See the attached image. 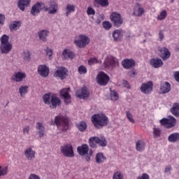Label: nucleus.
Here are the masks:
<instances>
[{
  "instance_id": "nucleus-58",
  "label": "nucleus",
  "mask_w": 179,
  "mask_h": 179,
  "mask_svg": "<svg viewBox=\"0 0 179 179\" xmlns=\"http://www.w3.org/2000/svg\"><path fill=\"white\" fill-rule=\"evenodd\" d=\"M171 170H173V168L170 165H168L164 169V173H170Z\"/></svg>"
},
{
  "instance_id": "nucleus-38",
  "label": "nucleus",
  "mask_w": 179,
  "mask_h": 179,
  "mask_svg": "<svg viewBox=\"0 0 179 179\" xmlns=\"http://www.w3.org/2000/svg\"><path fill=\"white\" fill-rule=\"evenodd\" d=\"M19 92L21 97H23L24 94H27V93H29V86H21L19 88Z\"/></svg>"
},
{
  "instance_id": "nucleus-10",
  "label": "nucleus",
  "mask_w": 179,
  "mask_h": 179,
  "mask_svg": "<svg viewBox=\"0 0 179 179\" xmlns=\"http://www.w3.org/2000/svg\"><path fill=\"white\" fill-rule=\"evenodd\" d=\"M96 82L100 86H107L108 82H110V77L101 71L96 76Z\"/></svg>"
},
{
  "instance_id": "nucleus-42",
  "label": "nucleus",
  "mask_w": 179,
  "mask_h": 179,
  "mask_svg": "<svg viewBox=\"0 0 179 179\" xmlns=\"http://www.w3.org/2000/svg\"><path fill=\"white\" fill-rule=\"evenodd\" d=\"M152 134H153L154 138H160V135H162V129L157 127H154Z\"/></svg>"
},
{
  "instance_id": "nucleus-11",
  "label": "nucleus",
  "mask_w": 179,
  "mask_h": 179,
  "mask_svg": "<svg viewBox=\"0 0 179 179\" xmlns=\"http://www.w3.org/2000/svg\"><path fill=\"white\" fill-rule=\"evenodd\" d=\"M140 90L144 94H150L153 91V82L148 81L141 85Z\"/></svg>"
},
{
  "instance_id": "nucleus-61",
  "label": "nucleus",
  "mask_w": 179,
  "mask_h": 179,
  "mask_svg": "<svg viewBox=\"0 0 179 179\" xmlns=\"http://www.w3.org/2000/svg\"><path fill=\"white\" fill-rule=\"evenodd\" d=\"M173 2H174V0H171V3H173Z\"/></svg>"
},
{
  "instance_id": "nucleus-4",
  "label": "nucleus",
  "mask_w": 179,
  "mask_h": 179,
  "mask_svg": "<svg viewBox=\"0 0 179 179\" xmlns=\"http://www.w3.org/2000/svg\"><path fill=\"white\" fill-rule=\"evenodd\" d=\"M77 152L80 156H85V162H90L92 156H93V150H89L87 144H83L77 148Z\"/></svg>"
},
{
  "instance_id": "nucleus-35",
  "label": "nucleus",
  "mask_w": 179,
  "mask_h": 179,
  "mask_svg": "<svg viewBox=\"0 0 179 179\" xmlns=\"http://www.w3.org/2000/svg\"><path fill=\"white\" fill-rule=\"evenodd\" d=\"M168 141L169 142H172L173 143L176 142H178L179 141V134L178 133H173L169 135L168 137Z\"/></svg>"
},
{
  "instance_id": "nucleus-2",
  "label": "nucleus",
  "mask_w": 179,
  "mask_h": 179,
  "mask_svg": "<svg viewBox=\"0 0 179 179\" xmlns=\"http://www.w3.org/2000/svg\"><path fill=\"white\" fill-rule=\"evenodd\" d=\"M91 121L96 129H103L110 122L108 117L103 113L93 115L91 117Z\"/></svg>"
},
{
  "instance_id": "nucleus-52",
  "label": "nucleus",
  "mask_w": 179,
  "mask_h": 179,
  "mask_svg": "<svg viewBox=\"0 0 179 179\" xmlns=\"http://www.w3.org/2000/svg\"><path fill=\"white\" fill-rule=\"evenodd\" d=\"M8 166H5L2 169H0V177H2V176H6V174H8Z\"/></svg>"
},
{
  "instance_id": "nucleus-56",
  "label": "nucleus",
  "mask_w": 179,
  "mask_h": 179,
  "mask_svg": "<svg viewBox=\"0 0 179 179\" xmlns=\"http://www.w3.org/2000/svg\"><path fill=\"white\" fill-rule=\"evenodd\" d=\"M173 78L178 83H179V71H175L173 73Z\"/></svg>"
},
{
  "instance_id": "nucleus-17",
  "label": "nucleus",
  "mask_w": 179,
  "mask_h": 179,
  "mask_svg": "<svg viewBox=\"0 0 179 179\" xmlns=\"http://www.w3.org/2000/svg\"><path fill=\"white\" fill-rule=\"evenodd\" d=\"M38 73L42 76V78H47L50 75V69L45 64L39 65L38 67Z\"/></svg>"
},
{
  "instance_id": "nucleus-18",
  "label": "nucleus",
  "mask_w": 179,
  "mask_h": 179,
  "mask_svg": "<svg viewBox=\"0 0 179 179\" xmlns=\"http://www.w3.org/2000/svg\"><path fill=\"white\" fill-rule=\"evenodd\" d=\"M159 57L163 59V61H167L169 58L171 56V53L170 52V50L167 49V48H162L159 50Z\"/></svg>"
},
{
  "instance_id": "nucleus-13",
  "label": "nucleus",
  "mask_w": 179,
  "mask_h": 179,
  "mask_svg": "<svg viewBox=\"0 0 179 179\" xmlns=\"http://www.w3.org/2000/svg\"><path fill=\"white\" fill-rule=\"evenodd\" d=\"M145 13V8L142 7V5L139 3H136L134 8L132 15L136 16L137 17H142Z\"/></svg>"
},
{
  "instance_id": "nucleus-44",
  "label": "nucleus",
  "mask_w": 179,
  "mask_h": 179,
  "mask_svg": "<svg viewBox=\"0 0 179 179\" xmlns=\"http://www.w3.org/2000/svg\"><path fill=\"white\" fill-rule=\"evenodd\" d=\"M102 26L105 30H110L113 27V24L110 21H103L102 22Z\"/></svg>"
},
{
  "instance_id": "nucleus-41",
  "label": "nucleus",
  "mask_w": 179,
  "mask_h": 179,
  "mask_svg": "<svg viewBox=\"0 0 179 179\" xmlns=\"http://www.w3.org/2000/svg\"><path fill=\"white\" fill-rule=\"evenodd\" d=\"M20 27V22L19 21H15L13 23H12L10 25V30L13 31V30H17Z\"/></svg>"
},
{
  "instance_id": "nucleus-64",
  "label": "nucleus",
  "mask_w": 179,
  "mask_h": 179,
  "mask_svg": "<svg viewBox=\"0 0 179 179\" xmlns=\"http://www.w3.org/2000/svg\"><path fill=\"white\" fill-rule=\"evenodd\" d=\"M137 1H141V0H137Z\"/></svg>"
},
{
  "instance_id": "nucleus-26",
  "label": "nucleus",
  "mask_w": 179,
  "mask_h": 179,
  "mask_svg": "<svg viewBox=\"0 0 179 179\" xmlns=\"http://www.w3.org/2000/svg\"><path fill=\"white\" fill-rule=\"evenodd\" d=\"M24 156L28 160H33L36 157V152L31 148H27L24 151Z\"/></svg>"
},
{
  "instance_id": "nucleus-19",
  "label": "nucleus",
  "mask_w": 179,
  "mask_h": 179,
  "mask_svg": "<svg viewBox=\"0 0 179 179\" xmlns=\"http://www.w3.org/2000/svg\"><path fill=\"white\" fill-rule=\"evenodd\" d=\"M122 65L124 69H131L135 66V60L132 59H124L122 62Z\"/></svg>"
},
{
  "instance_id": "nucleus-3",
  "label": "nucleus",
  "mask_w": 179,
  "mask_h": 179,
  "mask_svg": "<svg viewBox=\"0 0 179 179\" xmlns=\"http://www.w3.org/2000/svg\"><path fill=\"white\" fill-rule=\"evenodd\" d=\"M55 124L59 129L63 132H66L69 129V119L66 116L62 115H57L55 118Z\"/></svg>"
},
{
  "instance_id": "nucleus-33",
  "label": "nucleus",
  "mask_w": 179,
  "mask_h": 179,
  "mask_svg": "<svg viewBox=\"0 0 179 179\" xmlns=\"http://www.w3.org/2000/svg\"><path fill=\"white\" fill-rule=\"evenodd\" d=\"M171 113L175 117H179V103H175L173 104V107L171 108Z\"/></svg>"
},
{
  "instance_id": "nucleus-59",
  "label": "nucleus",
  "mask_w": 179,
  "mask_h": 179,
  "mask_svg": "<svg viewBox=\"0 0 179 179\" xmlns=\"http://www.w3.org/2000/svg\"><path fill=\"white\" fill-rule=\"evenodd\" d=\"M5 22V15L0 14V24H3Z\"/></svg>"
},
{
  "instance_id": "nucleus-24",
  "label": "nucleus",
  "mask_w": 179,
  "mask_h": 179,
  "mask_svg": "<svg viewBox=\"0 0 179 179\" xmlns=\"http://www.w3.org/2000/svg\"><path fill=\"white\" fill-rule=\"evenodd\" d=\"M77 96L80 99H87L90 96V93L87 90V88L83 87L80 91L77 92Z\"/></svg>"
},
{
  "instance_id": "nucleus-36",
  "label": "nucleus",
  "mask_w": 179,
  "mask_h": 179,
  "mask_svg": "<svg viewBox=\"0 0 179 179\" xmlns=\"http://www.w3.org/2000/svg\"><path fill=\"white\" fill-rule=\"evenodd\" d=\"M76 7L73 4H68L66 7V16L68 17L71 13H73L76 10Z\"/></svg>"
},
{
  "instance_id": "nucleus-6",
  "label": "nucleus",
  "mask_w": 179,
  "mask_h": 179,
  "mask_svg": "<svg viewBox=\"0 0 179 179\" xmlns=\"http://www.w3.org/2000/svg\"><path fill=\"white\" fill-rule=\"evenodd\" d=\"M89 43H90V38L84 34H80L74 39V44L78 48H85L86 45H88Z\"/></svg>"
},
{
  "instance_id": "nucleus-34",
  "label": "nucleus",
  "mask_w": 179,
  "mask_h": 179,
  "mask_svg": "<svg viewBox=\"0 0 179 179\" xmlns=\"http://www.w3.org/2000/svg\"><path fill=\"white\" fill-rule=\"evenodd\" d=\"M76 127L80 132H85L87 129V124L85 121H81L76 124Z\"/></svg>"
},
{
  "instance_id": "nucleus-9",
  "label": "nucleus",
  "mask_w": 179,
  "mask_h": 179,
  "mask_svg": "<svg viewBox=\"0 0 179 179\" xmlns=\"http://www.w3.org/2000/svg\"><path fill=\"white\" fill-rule=\"evenodd\" d=\"M60 150L65 157H73L75 156L73 147L71 144H64L60 147Z\"/></svg>"
},
{
  "instance_id": "nucleus-25",
  "label": "nucleus",
  "mask_w": 179,
  "mask_h": 179,
  "mask_svg": "<svg viewBox=\"0 0 179 179\" xmlns=\"http://www.w3.org/2000/svg\"><path fill=\"white\" fill-rule=\"evenodd\" d=\"M93 5L95 8H100V6L106 8L110 3H108V0H94Z\"/></svg>"
},
{
  "instance_id": "nucleus-46",
  "label": "nucleus",
  "mask_w": 179,
  "mask_h": 179,
  "mask_svg": "<svg viewBox=\"0 0 179 179\" xmlns=\"http://www.w3.org/2000/svg\"><path fill=\"white\" fill-rule=\"evenodd\" d=\"M22 57L24 61H29V59H30V57H31V55L29 50H25L22 52Z\"/></svg>"
},
{
  "instance_id": "nucleus-51",
  "label": "nucleus",
  "mask_w": 179,
  "mask_h": 179,
  "mask_svg": "<svg viewBox=\"0 0 179 179\" xmlns=\"http://www.w3.org/2000/svg\"><path fill=\"white\" fill-rule=\"evenodd\" d=\"M113 179H124V176L121 174V172L117 171L114 173Z\"/></svg>"
},
{
  "instance_id": "nucleus-53",
  "label": "nucleus",
  "mask_w": 179,
  "mask_h": 179,
  "mask_svg": "<svg viewBox=\"0 0 179 179\" xmlns=\"http://www.w3.org/2000/svg\"><path fill=\"white\" fill-rule=\"evenodd\" d=\"M45 51L46 52V55H48V57H49V59H51V57H52V54H53L52 50L50 48H47L45 50Z\"/></svg>"
},
{
  "instance_id": "nucleus-30",
  "label": "nucleus",
  "mask_w": 179,
  "mask_h": 179,
  "mask_svg": "<svg viewBox=\"0 0 179 179\" xmlns=\"http://www.w3.org/2000/svg\"><path fill=\"white\" fill-rule=\"evenodd\" d=\"M29 5H30L29 0H20L18 2V8L20 10H22V12L26 9V7L29 6Z\"/></svg>"
},
{
  "instance_id": "nucleus-22",
  "label": "nucleus",
  "mask_w": 179,
  "mask_h": 179,
  "mask_svg": "<svg viewBox=\"0 0 179 179\" xmlns=\"http://www.w3.org/2000/svg\"><path fill=\"white\" fill-rule=\"evenodd\" d=\"M13 48V46L12 45V43H6L3 45H0V50L1 54H9V52L12 51Z\"/></svg>"
},
{
  "instance_id": "nucleus-43",
  "label": "nucleus",
  "mask_w": 179,
  "mask_h": 179,
  "mask_svg": "<svg viewBox=\"0 0 179 179\" xmlns=\"http://www.w3.org/2000/svg\"><path fill=\"white\" fill-rule=\"evenodd\" d=\"M167 17V11L166 10H163L160 14L157 16V20H164Z\"/></svg>"
},
{
  "instance_id": "nucleus-31",
  "label": "nucleus",
  "mask_w": 179,
  "mask_h": 179,
  "mask_svg": "<svg viewBox=\"0 0 179 179\" xmlns=\"http://www.w3.org/2000/svg\"><path fill=\"white\" fill-rule=\"evenodd\" d=\"M95 160L98 164H100V163H104V161L107 160V158L104 156V154L99 152L96 155Z\"/></svg>"
},
{
  "instance_id": "nucleus-49",
  "label": "nucleus",
  "mask_w": 179,
  "mask_h": 179,
  "mask_svg": "<svg viewBox=\"0 0 179 179\" xmlns=\"http://www.w3.org/2000/svg\"><path fill=\"white\" fill-rule=\"evenodd\" d=\"M126 115L129 122H131V124H135V120H134V116H132V114L131 113V112L127 111Z\"/></svg>"
},
{
  "instance_id": "nucleus-29",
  "label": "nucleus",
  "mask_w": 179,
  "mask_h": 179,
  "mask_svg": "<svg viewBox=\"0 0 179 179\" xmlns=\"http://www.w3.org/2000/svg\"><path fill=\"white\" fill-rule=\"evenodd\" d=\"M146 143H145V141L142 140H138L136 142V149L137 152H143Z\"/></svg>"
},
{
  "instance_id": "nucleus-48",
  "label": "nucleus",
  "mask_w": 179,
  "mask_h": 179,
  "mask_svg": "<svg viewBox=\"0 0 179 179\" xmlns=\"http://www.w3.org/2000/svg\"><path fill=\"white\" fill-rule=\"evenodd\" d=\"M118 92L116 91H112L110 94V100H113V101H115L118 99Z\"/></svg>"
},
{
  "instance_id": "nucleus-63",
  "label": "nucleus",
  "mask_w": 179,
  "mask_h": 179,
  "mask_svg": "<svg viewBox=\"0 0 179 179\" xmlns=\"http://www.w3.org/2000/svg\"><path fill=\"white\" fill-rule=\"evenodd\" d=\"M133 74L135 75V71L133 72Z\"/></svg>"
},
{
  "instance_id": "nucleus-62",
  "label": "nucleus",
  "mask_w": 179,
  "mask_h": 179,
  "mask_svg": "<svg viewBox=\"0 0 179 179\" xmlns=\"http://www.w3.org/2000/svg\"><path fill=\"white\" fill-rule=\"evenodd\" d=\"M8 104H9V102H8V103L6 104V106H8Z\"/></svg>"
},
{
  "instance_id": "nucleus-28",
  "label": "nucleus",
  "mask_w": 179,
  "mask_h": 179,
  "mask_svg": "<svg viewBox=\"0 0 179 179\" xmlns=\"http://www.w3.org/2000/svg\"><path fill=\"white\" fill-rule=\"evenodd\" d=\"M36 128L38 131L39 138H43V136H44V133L45 132V128L43 125V123L37 122Z\"/></svg>"
},
{
  "instance_id": "nucleus-15",
  "label": "nucleus",
  "mask_w": 179,
  "mask_h": 179,
  "mask_svg": "<svg viewBox=\"0 0 179 179\" xmlns=\"http://www.w3.org/2000/svg\"><path fill=\"white\" fill-rule=\"evenodd\" d=\"M118 65V61L115 57L111 55H108L106 59H105V66L107 68L112 66V68H114Z\"/></svg>"
},
{
  "instance_id": "nucleus-45",
  "label": "nucleus",
  "mask_w": 179,
  "mask_h": 179,
  "mask_svg": "<svg viewBox=\"0 0 179 179\" xmlns=\"http://www.w3.org/2000/svg\"><path fill=\"white\" fill-rule=\"evenodd\" d=\"M78 73L80 75H85V73H87V68L83 65L80 66L78 67Z\"/></svg>"
},
{
  "instance_id": "nucleus-60",
  "label": "nucleus",
  "mask_w": 179,
  "mask_h": 179,
  "mask_svg": "<svg viewBox=\"0 0 179 179\" xmlns=\"http://www.w3.org/2000/svg\"><path fill=\"white\" fill-rule=\"evenodd\" d=\"M123 85L124 87H127V89H129L131 86L129 85V83L127 80H123Z\"/></svg>"
},
{
  "instance_id": "nucleus-1",
  "label": "nucleus",
  "mask_w": 179,
  "mask_h": 179,
  "mask_svg": "<svg viewBox=\"0 0 179 179\" xmlns=\"http://www.w3.org/2000/svg\"><path fill=\"white\" fill-rule=\"evenodd\" d=\"M41 9H45L46 12L49 10V13L50 15H55V13L58 12V3H57L55 1H51L50 3V7L48 8L45 7L44 3L38 2L32 6L31 15H32V16H36L37 14L40 13Z\"/></svg>"
},
{
  "instance_id": "nucleus-54",
  "label": "nucleus",
  "mask_w": 179,
  "mask_h": 179,
  "mask_svg": "<svg viewBox=\"0 0 179 179\" xmlns=\"http://www.w3.org/2000/svg\"><path fill=\"white\" fill-rule=\"evenodd\" d=\"M136 179H150L149 174L144 173L141 176H138Z\"/></svg>"
},
{
  "instance_id": "nucleus-23",
  "label": "nucleus",
  "mask_w": 179,
  "mask_h": 179,
  "mask_svg": "<svg viewBox=\"0 0 179 179\" xmlns=\"http://www.w3.org/2000/svg\"><path fill=\"white\" fill-rule=\"evenodd\" d=\"M112 36L113 37L114 41H121V39L122 38L124 34L122 32V30L115 29V31H113Z\"/></svg>"
},
{
  "instance_id": "nucleus-57",
  "label": "nucleus",
  "mask_w": 179,
  "mask_h": 179,
  "mask_svg": "<svg viewBox=\"0 0 179 179\" xmlns=\"http://www.w3.org/2000/svg\"><path fill=\"white\" fill-rule=\"evenodd\" d=\"M159 38L161 41H163L164 39V34L163 33V31L160 30L159 32Z\"/></svg>"
},
{
  "instance_id": "nucleus-32",
  "label": "nucleus",
  "mask_w": 179,
  "mask_h": 179,
  "mask_svg": "<svg viewBox=\"0 0 179 179\" xmlns=\"http://www.w3.org/2000/svg\"><path fill=\"white\" fill-rule=\"evenodd\" d=\"M48 34H50V31L47 30H42L38 32V36L40 40L42 41H47V37H48Z\"/></svg>"
},
{
  "instance_id": "nucleus-16",
  "label": "nucleus",
  "mask_w": 179,
  "mask_h": 179,
  "mask_svg": "<svg viewBox=\"0 0 179 179\" xmlns=\"http://www.w3.org/2000/svg\"><path fill=\"white\" fill-rule=\"evenodd\" d=\"M60 96L63 97L65 104H69L71 101V96L69 94V88H64L60 91Z\"/></svg>"
},
{
  "instance_id": "nucleus-39",
  "label": "nucleus",
  "mask_w": 179,
  "mask_h": 179,
  "mask_svg": "<svg viewBox=\"0 0 179 179\" xmlns=\"http://www.w3.org/2000/svg\"><path fill=\"white\" fill-rule=\"evenodd\" d=\"M0 41L1 45L10 43V42H9V36L6 34H3V36H1V37L0 38Z\"/></svg>"
},
{
  "instance_id": "nucleus-8",
  "label": "nucleus",
  "mask_w": 179,
  "mask_h": 179,
  "mask_svg": "<svg viewBox=\"0 0 179 179\" xmlns=\"http://www.w3.org/2000/svg\"><path fill=\"white\" fill-rule=\"evenodd\" d=\"M160 124L167 128V129H170V128H173V127H176V123L177 120L176 117L171 116L169 118L164 117L159 121Z\"/></svg>"
},
{
  "instance_id": "nucleus-20",
  "label": "nucleus",
  "mask_w": 179,
  "mask_h": 179,
  "mask_svg": "<svg viewBox=\"0 0 179 179\" xmlns=\"http://www.w3.org/2000/svg\"><path fill=\"white\" fill-rule=\"evenodd\" d=\"M160 90L162 94L169 93V92L171 90V85L169 82H162L160 83Z\"/></svg>"
},
{
  "instance_id": "nucleus-27",
  "label": "nucleus",
  "mask_w": 179,
  "mask_h": 179,
  "mask_svg": "<svg viewBox=\"0 0 179 179\" xmlns=\"http://www.w3.org/2000/svg\"><path fill=\"white\" fill-rule=\"evenodd\" d=\"M163 64L162 59L154 58L150 60V65L152 66L153 68H162Z\"/></svg>"
},
{
  "instance_id": "nucleus-37",
  "label": "nucleus",
  "mask_w": 179,
  "mask_h": 179,
  "mask_svg": "<svg viewBox=\"0 0 179 179\" xmlns=\"http://www.w3.org/2000/svg\"><path fill=\"white\" fill-rule=\"evenodd\" d=\"M62 55L64 57V58H70L71 59H73L75 57V54L73 53V52H69L66 49L63 51Z\"/></svg>"
},
{
  "instance_id": "nucleus-47",
  "label": "nucleus",
  "mask_w": 179,
  "mask_h": 179,
  "mask_svg": "<svg viewBox=\"0 0 179 179\" xmlns=\"http://www.w3.org/2000/svg\"><path fill=\"white\" fill-rule=\"evenodd\" d=\"M94 64H99V59L97 57H92L88 59V65L92 66Z\"/></svg>"
},
{
  "instance_id": "nucleus-50",
  "label": "nucleus",
  "mask_w": 179,
  "mask_h": 179,
  "mask_svg": "<svg viewBox=\"0 0 179 179\" xmlns=\"http://www.w3.org/2000/svg\"><path fill=\"white\" fill-rule=\"evenodd\" d=\"M87 14L88 16L92 15V16H94V15H96V10H94L93 7L89 6L87 9Z\"/></svg>"
},
{
  "instance_id": "nucleus-7",
  "label": "nucleus",
  "mask_w": 179,
  "mask_h": 179,
  "mask_svg": "<svg viewBox=\"0 0 179 179\" xmlns=\"http://www.w3.org/2000/svg\"><path fill=\"white\" fill-rule=\"evenodd\" d=\"M110 19L115 27H121L122 23H124V19H122L121 14L117 12L112 13Z\"/></svg>"
},
{
  "instance_id": "nucleus-5",
  "label": "nucleus",
  "mask_w": 179,
  "mask_h": 179,
  "mask_svg": "<svg viewBox=\"0 0 179 179\" xmlns=\"http://www.w3.org/2000/svg\"><path fill=\"white\" fill-rule=\"evenodd\" d=\"M97 144L102 148L107 146V140L104 136L91 137L89 139V145L90 148H97Z\"/></svg>"
},
{
  "instance_id": "nucleus-40",
  "label": "nucleus",
  "mask_w": 179,
  "mask_h": 179,
  "mask_svg": "<svg viewBox=\"0 0 179 179\" xmlns=\"http://www.w3.org/2000/svg\"><path fill=\"white\" fill-rule=\"evenodd\" d=\"M51 94L50 93H48V94H45L43 96V103L45 104H50L51 103Z\"/></svg>"
},
{
  "instance_id": "nucleus-14",
  "label": "nucleus",
  "mask_w": 179,
  "mask_h": 179,
  "mask_svg": "<svg viewBox=\"0 0 179 179\" xmlns=\"http://www.w3.org/2000/svg\"><path fill=\"white\" fill-rule=\"evenodd\" d=\"M26 73L22 71L15 72L11 77L13 82L20 83L23 82V79H26Z\"/></svg>"
},
{
  "instance_id": "nucleus-55",
  "label": "nucleus",
  "mask_w": 179,
  "mask_h": 179,
  "mask_svg": "<svg viewBox=\"0 0 179 179\" xmlns=\"http://www.w3.org/2000/svg\"><path fill=\"white\" fill-rule=\"evenodd\" d=\"M29 132H30V127L27 126V127H24V129H23L24 135H26V134H27V135H29Z\"/></svg>"
},
{
  "instance_id": "nucleus-12",
  "label": "nucleus",
  "mask_w": 179,
  "mask_h": 179,
  "mask_svg": "<svg viewBox=\"0 0 179 179\" xmlns=\"http://www.w3.org/2000/svg\"><path fill=\"white\" fill-rule=\"evenodd\" d=\"M68 70L65 67H59L54 73V78H57L64 80L68 76Z\"/></svg>"
},
{
  "instance_id": "nucleus-21",
  "label": "nucleus",
  "mask_w": 179,
  "mask_h": 179,
  "mask_svg": "<svg viewBox=\"0 0 179 179\" xmlns=\"http://www.w3.org/2000/svg\"><path fill=\"white\" fill-rule=\"evenodd\" d=\"M50 108H57V107H59L61 106V99L58 96H52L50 100Z\"/></svg>"
}]
</instances>
